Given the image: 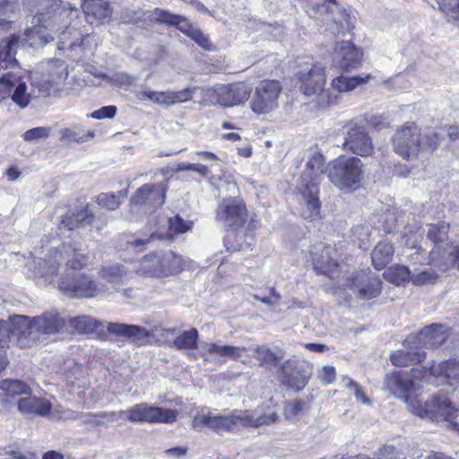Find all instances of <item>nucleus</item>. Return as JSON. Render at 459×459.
Listing matches in <instances>:
<instances>
[{
    "label": "nucleus",
    "mask_w": 459,
    "mask_h": 459,
    "mask_svg": "<svg viewBox=\"0 0 459 459\" xmlns=\"http://www.w3.org/2000/svg\"><path fill=\"white\" fill-rule=\"evenodd\" d=\"M80 251V247L66 243L61 248L50 249L48 256L34 260L36 274L47 279L52 278L57 274L61 263L65 260V273L58 281V288L64 294L82 299L93 298L107 291L105 283L80 272L90 264L89 256Z\"/></svg>",
    "instance_id": "obj_1"
},
{
    "label": "nucleus",
    "mask_w": 459,
    "mask_h": 459,
    "mask_svg": "<svg viewBox=\"0 0 459 459\" xmlns=\"http://www.w3.org/2000/svg\"><path fill=\"white\" fill-rule=\"evenodd\" d=\"M296 76L299 82L300 91L306 97L315 99L319 108L338 104L342 93L351 91L358 86L367 83L370 79L369 74L351 77L340 75L332 81L330 88L325 90V68L320 65L313 64H307L297 72Z\"/></svg>",
    "instance_id": "obj_2"
},
{
    "label": "nucleus",
    "mask_w": 459,
    "mask_h": 459,
    "mask_svg": "<svg viewBox=\"0 0 459 459\" xmlns=\"http://www.w3.org/2000/svg\"><path fill=\"white\" fill-rule=\"evenodd\" d=\"M23 4L31 15V26L26 29L25 34L29 40L38 38L40 46L53 40V37L41 32L42 29L56 32L65 24L69 11L77 12L62 0H24Z\"/></svg>",
    "instance_id": "obj_3"
},
{
    "label": "nucleus",
    "mask_w": 459,
    "mask_h": 459,
    "mask_svg": "<svg viewBox=\"0 0 459 459\" xmlns=\"http://www.w3.org/2000/svg\"><path fill=\"white\" fill-rule=\"evenodd\" d=\"M324 171L325 158L321 153L315 152L307 162L297 186L300 214L310 221L320 218L319 185Z\"/></svg>",
    "instance_id": "obj_4"
},
{
    "label": "nucleus",
    "mask_w": 459,
    "mask_h": 459,
    "mask_svg": "<svg viewBox=\"0 0 459 459\" xmlns=\"http://www.w3.org/2000/svg\"><path fill=\"white\" fill-rule=\"evenodd\" d=\"M16 325L23 331L20 337L21 348H29L39 342L57 339L68 333L67 319L56 310L45 311L35 316H21Z\"/></svg>",
    "instance_id": "obj_5"
},
{
    "label": "nucleus",
    "mask_w": 459,
    "mask_h": 459,
    "mask_svg": "<svg viewBox=\"0 0 459 459\" xmlns=\"http://www.w3.org/2000/svg\"><path fill=\"white\" fill-rule=\"evenodd\" d=\"M167 183L161 181L158 184L145 185V210H151L149 223H154V225L168 226L166 231H156L151 234L150 238L146 240L145 244L150 243L155 238L158 239H170L175 235L186 233L190 230L193 227V222L190 221H185L179 215L167 218L161 216L159 213L157 216H152V213L157 209L160 208L166 198Z\"/></svg>",
    "instance_id": "obj_6"
},
{
    "label": "nucleus",
    "mask_w": 459,
    "mask_h": 459,
    "mask_svg": "<svg viewBox=\"0 0 459 459\" xmlns=\"http://www.w3.org/2000/svg\"><path fill=\"white\" fill-rule=\"evenodd\" d=\"M328 178L341 191L354 192L364 178V164L359 158L340 156L329 164Z\"/></svg>",
    "instance_id": "obj_7"
},
{
    "label": "nucleus",
    "mask_w": 459,
    "mask_h": 459,
    "mask_svg": "<svg viewBox=\"0 0 459 459\" xmlns=\"http://www.w3.org/2000/svg\"><path fill=\"white\" fill-rule=\"evenodd\" d=\"M184 260L171 250L159 249L145 255V275L164 278L182 272Z\"/></svg>",
    "instance_id": "obj_8"
},
{
    "label": "nucleus",
    "mask_w": 459,
    "mask_h": 459,
    "mask_svg": "<svg viewBox=\"0 0 459 459\" xmlns=\"http://www.w3.org/2000/svg\"><path fill=\"white\" fill-rule=\"evenodd\" d=\"M392 145L394 152L403 158L417 157L422 149L419 127L411 122L398 126L392 136Z\"/></svg>",
    "instance_id": "obj_9"
},
{
    "label": "nucleus",
    "mask_w": 459,
    "mask_h": 459,
    "mask_svg": "<svg viewBox=\"0 0 459 459\" xmlns=\"http://www.w3.org/2000/svg\"><path fill=\"white\" fill-rule=\"evenodd\" d=\"M449 225L445 221H438L428 225L427 240L430 242L431 250L429 253L428 264H436L443 266L441 270L446 269V251L451 247V241L448 237Z\"/></svg>",
    "instance_id": "obj_10"
},
{
    "label": "nucleus",
    "mask_w": 459,
    "mask_h": 459,
    "mask_svg": "<svg viewBox=\"0 0 459 459\" xmlns=\"http://www.w3.org/2000/svg\"><path fill=\"white\" fill-rule=\"evenodd\" d=\"M247 419L242 417V411L234 410L229 414H216L209 411L207 414L201 413L194 417L192 427L195 429H201L204 427L216 432L232 431L243 427Z\"/></svg>",
    "instance_id": "obj_11"
},
{
    "label": "nucleus",
    "mask_w": 459,
    "mask_h": 459,
    "mask_svg": "<svg viewBox=\"0 0 459 459\" xmlns=\"http://www.w3.org/2000/svg\"><path fill=\"white\" fill-rule=\"evenodd\" d=\"M281 86L278 81L264 80L255 88L250 106L256 114H267L277 108Z\"/></svg>",
    "instance_id": "obj_12"
},
{
    "label": "nucleus",
    "mask_w": 459,
    "mask_h": 459,
    "mask_svg": "<svg viewBox=\"0 0 459 459\" xmlns=\"http://www.w3.org/2000/svg\"><path fill=\"white\" fill-rule=\"evenodd\" d=\"M277 373L285 385L299 392L307 385L312 371L309 364L299 363L295 359H289L280 365Z\"/></svg>",
    "instance_id": "obj_13"
},
{
    "label": "nucleus",
    "mask_w": 459,
    "mask_h": 459,
    "mask_svg": "<svg viewBox=\"0 0 459 459\" xmlns=\"http://www.w3.org/2000/svg\"><path fill=\"white\" fill-rule=\"evenodd\" d=\"M345 129L343 150L361 157H368L373 154L372 139L364 126L350 122L346 125Z\"/></svg>",
    "instance_id": "obj_14"
},
{
    "label": "nucleus",
    "mask_w": 459,
    "mask_h": 459,
    "mask_svg": "<svg viewBox=\"0 0 459 459\" xmlns=\"http://www.w3.org/2000/svg\"><path fill=\"white\" fill-rule=\"evenodd\" d=\"M212 97L222 107H234L244 103L251 94V89L243 82L218 84L212 87Z\"/></svg>",
    "instance_id": "obj_15"
},
{
    "label": "nucleus",
    "mask_w": 459,
    "mask_h": 459,
    "mask_svg": "<svg viewBox=\"0 0 459 459\" xmlns=\"http://www.w3.org/2000/svg\"><path fill=\"white\" fill-rule=\"evenodd\" d=\"M351 290L361 299L377 297L382 290V281L369 270L353 273L350 279Z\"/></svg>",
    "instance_id": "obj_16"
},
{
    "label": "nucleus",
    "mask_w": 459,
    "mask_h": 459,
    "mask_svg": "<svg viewBox=\"0 0 459 459\" xmlns=\"http://www.w3.org/2000/svg\"><path fill=\"white\" fill-rule=\"evenodd\" d=\"M247 219V211L240 200L223 199L217 209V220L227 227L240 228Z\"/></svg>",
    "instance_id": "obj_17"
},
{
    "label": "nucleus",
    "mask_w": 459,
    "mask_h": 459,
    "mask_svg": "<svg viewBox=\"0 0 459 459\" xmlns=\"http://www.w3.org/2000/svg\"><path fill=\"white\" fill-rule=\"evenodd\" d=\"M449 335L448 328L445 325H429L421 330L418 334L407 338L411 343V349L423 351V348L435 349L445 342Z\"/></svg>",
    "instance_id": "obj_18"
},
{
    "label": "nucleus",
    "mask_w": 459,
    "mask_h": 459,
    "mask_svg": "<svg viewBox=\"0 0 459 459\" xmlns=\"http://www.w3.org/2000/svg\"><path fill=\"white\" fill-rule=\"evenodd\" d=\"M416 370L411 369V373L400 370L385 376V387L391 394L398 398H403L411 392L420 388V384L413 379Z\"/></svg>",
    "instance_id": "obj_19"
},
{
    "label": "nucleus",
    "mask_w": 459,
    "mask_h": 459,
    "mask_svg": "<svg viewBox=\"0 0 459 459\" xmlns=\"http://www.w3.org/2000/svg\"><path fill=\"white\" fill-rule=\"evenodd\" d=\"M426 416L432 420L449 421L454 429L459 431V419L457 411L451 406V402L445 395L435 396L426 402Z\"/></svg>",
    "instance_id": "obj_20"
},
{
    "label": "nucleus",
    "mask_w": 459,
    "mask_h": 459,
    "mask_svg": "<svg viewBox=\"0 0 459 459\" xmlns=\"http://www.w3.org/2000/svg\"><path fill=\"white\" fill-rule=\"evenodd\" d=\"M333 62L342 71H350L359 68L362 64V52L351 41L337 43L333 54Z\"/></svg>",
    "instance_id": "obj_21"
},
{
    "label": "nucleus",
    "mask_w": 459,
    "mask_h": 459,
    "mask_svg": "<svg viewBox=\"0 0 459 459\" xmlns=\"http://www.w3.org/2000/svg\"><path fill=\"white\" fill-rule=\"evenodd\" d=\"M81 6L91 24H104L110 20L112 8L106 0H82Z\"/></svg>",
    "instance_id": "obj_22"
},
{
    "label": "nucleus",
    "mask_w": 459,
    "mask_h": 459,
    "mask_svg": "<svg viewBox=\"0 0 459 459\" xmlns=\"http://www.w3.org/2000/svg\"><path fill=\"white\" fill-rule=\"evenodd\" d=\"M93 221V213L87 206L74 209H66L59 215V229L74 230L85 227Z\"/></svg>",
    "instance_id": "obj_23"
},
{
    "label": "nucleus",
    "mask_w": 459,
    "mask_h": 459,
    "mask_svg": "<svg viewBox=\"0 0 459 459\" xmlns=\"http://www.w3.org/2000/svg\"><path fill=\"white\" fill-rule=\"evenodd\" d=\"M89 422L99 425L100 418L107 419L108 421L123 423L126 420L134 423L143 421V404H135L132 408L119 411H103L95 415H91Z\"/></svg>",
    "instance_id": "obj_24"
},
{
    "label": "nucleus",
    "mask_w": 459,
    "mask_h": 459,
    "mask_svg": "<svg viewBox=\"0 0 459 459\" xmlns=\"http://www.w3.org/2000/svg\"><path fill=\"white\" fill-rule=\"evenodd\" d=\"M431 376L442 385L455 386L459 384V359H450L438 364H432L429 368Z\"/></svg>",
    "instance_id": "obj_25"
},
{
    "label": "nucleus",
    "mask_w": 459,
    "mask_h": 459,
    "mask_svg": "<svg viewBox=\"0 0 459 459\" xmlns=\"http://www.w3.org/2000/svg\"><path fill=\"white\" fill-rule=\"evenodd\" d=\"M310 253L314 268L320 273H326L337 266L333 257L336 251L330 245L316 243L312 247Z\"/></svg>",
    "instance_id": "obj_26"
},
{
    "label": "nucleus",
    "mask_w": 459,
    "mask_h": 459,
    "mask_svg": "<svg viewBox=\"0 0 459 459\" xmlns=\"http://www.w3.org/2000/svg\"><path fill=\"white\" fill-rule=\"evenodd\" d=\"M6 85L8 86V97L20 108H26L31 98V93L28 91L27 82L22 76L9 72L6 74Z\"/></svg>",
    "instance_id": "obj_27"
},
{
    "label": "nucleus",
    "mask_w": 459,
    "mask_h": 459,
    "mask_svg": "<svg viewBox=\"0 0 459 459\" xmlns=\"http://www.w3.org/2000/svg\"><path fill=\"white\" fill-rule=\"evenodd\" d=\"M195 90L196 88H186L178 91H145V99L161 106H172L190 100L193 98Z\"/></svg>",
    "instance_id": "obj_28"
},
{
    "label": "nucleus",
    "mask_w": 459,
    "mask_h": 459,
    "mask_svg": "<svg viewBox=\"0 0 459 459\" xmlns=\"http://www.w3.org/2000/svg\"><path fill=\"white\" fill-rule=\"evenodd\" d=\"M18 317L21 315H14L7 321L0 320V350H4L10 343L21 347L19 340L23 335V331L16 325Z\"/></svg>",
    "instance_id": "obj_29"
},
{
    "label": "nucleus",
    "mask_w": 459,
    "mask_h": 459,
    "mask_svg": "<svg viewBox=\"0 0 459 459\" xmlns=\"http://www.w3.org/2000/svg\"><path fill=\"white\" fill-rule=\"evenodd\" d=\"M242 417L247 419V420H245L246 422H243V427L251 428L269 425L279 420L276 411L272 410L269 406L266 409H256L252 413L248 411H242Z\"/></svg>",
    "instance_id": "obj_30"
},
{
    "label": "nucleus",
    "mask_w": 459,
    "mask_h": 459,
    "mask_svg": "<svg viewBox=\"0 0 459 459\" xmlns=\"http://www.w3.org/2000/svg\"><path fill=\"white\" fill-rule=\"evenodd\" d=\"M151 22H155L169 26H175L180 31H186L187 19L185 16L172 13L160 8H155L148 16Z\"/></svg>",
    "instance_id": "obj_31"
},
{
    "label": "nucleus",
    "mask_w": 459,
    "mask_h": 459,
    "mask_svg": "<svg viewBox=\"0 0 459 459\" xmlns=\"http://www.w3.org/2000/svg\"><path fill=\"white\" fill-rule=\"evenodd\" d=\"M204 350L209 354H216L230 359L244 361L247 358V349L243 346L220 345L214 342L205 343Z\"/></svg>",
    "instance_id": "obj_32"
},
{
    "label": "nucleus",
    "mask_w": 459,
    "mask_h": 459,
    "mask_svg": "<svg viewBox=\"0 0 459 459\" xmlns=\"http://www.w3.org/2000/svg\"><path fill=\"white\" fill-rule=\"evenodd\" d=\"M407 345L406 351H397L391 355V361L396 367H407L415 363H420L425 358V351L411 349V343L405 340Z\"/></svg>",
    "instance_id": "obj_33"
},
{
    "label": "nucleus",
    "mask_w": 459,
    "mask_h": 459,
    "mask_svg": "<svg viewBox=\"0 0 459 459\" xmlns=\"http://www.w3.org/2000/svg\"><path fill=\"white\" fill-rule=\"evenodd\" d=\"M18 409L22 413H34L46 416L51 411V403L44 398L28 396L19 400Z\"/></svg>",
    "instance_id": "obj_34"
},
{
    "label": "nucleus",
    "mask_w": 459,
    "mask_h": 459,
    "mask_svg": "<svg viewBox=\"0 0 459 459\" xmlns=\"http://www.w3.org/2000/svg\"><path fill=\"white\" fill-rule=\"evenodd\" d=\"M127 274V271L124 265L119 264H112L108 265H104L100 268L98 273L99 281L102 283H105L108 287V284H111L112 287H116L117 284L120 283L123 278Z\"/></svg>",
    "instance_id": "obj_35"
},
{
    "label": "nucleus",
    "mask_w": 459,
    "mask_h": 459,
    "mask_svg": "<svg viewBox=\"0 0 459 459\" xmlns=\"http://www.w3.org/2000/svg\"><path fill=\"white\" fill-rule=\"evenodd\" d=\"M178 411L162 407H145V421L172 424L177 421Z\"/></svg>",
    "instance_id": "obj_36"
},
{
    "label": "nucleus",
    "mask_w": 459,
    "mask_h": 459,
    "mask_svg": "<svg viewBox=\"0 0 459 459\" xmlns=\"http://www.w3.org/2000/svg\"><path fill=\"white\" fill-rule=\"evenodd\" d=\"M255 358L260 362L262 367L279 368L284 354L281 351H273L267 345H257L254 349Z\"/></svg>",
    "instance_id": "obj_37"
},
{
    "label": "nucleus",
    "mask_w": 459,
    "mask_h": 459,
    "mask_svg": "<svg viewBox=\"0 0 459 459\" xmlns=\"http://www.w3.org/2000/svg\"><path fill=\"white\" fill-rule=\"evenodd\" d=\"M19 37L11 35L0 43V66L7 68L17 63L15 58Z\"/></svg>",
    "instance_id": "obj_38"
},
{
    "label": "nucleus",
    "mask_w": 459,
    "mask_h": 459,
    "mask_svg": "<svg viewBox=\"0 0 459 459\" xmlns=\"http://www.w3.org/2000/svg\"><path fill=\"white\" fill-rule=\"evenodd\" d=\"M108 333L118 339L134 342L141 334L142 329L135 325L122 323H107Z\"/></svg>",
    "instance_id": "obj_39"
},
{
    "label": "nucleus",
    "mask_w": 459,
    "mask_h": 459,
    "mask_svg": "<svg viewBox=\"0 0 459 459\" xmlns=\"http://www.w3.org/2000/svg\"><path fill=\"white\" fill-rule=\"evenodd\" d=\"M394 247L388 242H379L371 253L372 264L377 270L384 269L393 259Z\"/></svg>",
    "instance_id": "obj_40"
},
{
    "label": "nucleus",
    "mask_w": 459,
    "mask_h": 459,
    "mask_svg": "<svg viewBox=\"0 0 459 459\" xmlns=\"http://www.w3.org/2000/svg\"><path fill=\"white\" fill-rule=\"evenodd\" d=\"M175 328H163L160 325L145 327V343L167 344L169 346L175 335Z\"/></svg>",
    "instance_id": "obj_41"
},
{
    "label": "nucleus",
    "mask_w": 459,
    "mask_h": 459,
    "mask_svg": "<svg viewBox=\"0 0 459 459\" xmlns=\"http://www.w3.org/2000/svg\"><path fill=\"white\" fill-rule=\"evenodd\" d=\"M68 333H90L95 331L100 323L89 316H79L67 319Z\"/></svg>",
    "instance_id": "obj_42"
},
{
    "label": "nucleus",
    "mask_w": 459,
    "mask_h": 459,
    "mask_svg": "<svg viewBox=\"0 0 459 459\" xmlns=\"http://www.w3.org/2000/svg\"><path fill=\"white\" fill-rule=\"evenodd\" d=\"M199 337L198 331L192 328L188 331L183 332L180 335L171 341L169 346L175 347L178 350H192L197 346V340Z\"/></svg>",
    "instance_id": "obj_43"
},
{
    "label": "nucleus",
    "mask_w": 459,
    "mask_h": 459,
    "mask_svg": "<svg viewBox=\"0 0 459 459\" xmlns=\"http://www.w3.org/2000/svg\"><path fill=\"white\" fill-rule=\"evenodd\" d=\"M127 190H121L117 194L101 193L97 196V203L102 208L114 211L119 207L121 201L126 198Z\"/></svg>",
    "instance_id": "obj_44"
},
{
    "label": "nucleus",
    "mask_w": 459,
    "mask_h": 459,
    "mask_svg": "<svg viewBox=\"0 0 459 459\" xmlns=\"http://www.w3.org/2000/svg\"><path fill=\"white\" fill-rule=\"evenodd\" d=\"M0 389L10 397L27 394L30 392V387L23 381L17 379L2 380L0 382Z\"/></svg>",
    "instance_id": "obj_45"
},
{
    "label": "nucleus",
    "mask_w": 459,
    "mask_h": 459,
    "mask_svg": "<svg viewBox=\"0 0 459 459\" xmlns=\"http://www.w3.org/2000/svg\"><path fill=\"white\" fill-rule=\"evenodd\" d=\"M385 278L396 284L400 285L406 281H411V271L404 266V265H394L391 266L385 273Z\"/></svg>",
    "instance_id": "obj_46"
},
{
    "label": "nucleus",
    "mask_w": 459,
    "mask_h": 459,
    "mask_svg": "<svg viewBox=\"0 0 459 459\" xmlns=\"http://www.w3.org/2000/svg\"><path fill=\"white\" fill-rule=\"evenodd\" d=\"M60 135L61 139L64 141L82 143L92 139L95 134L93 131L85 133L82 128L73 127L62 129Z\"/></svg>",
    "instance_id": "obj_47"
},
{
    "label": "nucleus",
    "mask_w": 459,
    "mask_h": 459,
    "mask_svg": "<svg viewBox=\"0 0 459 459\" xmlns=\"http://www.w3.org/2000/svg\"><path fill=\"white\" fill-rule=\"evenodd\" d=\"M108 81L119 88L124 90H129L134 87L136 82L139 80L138 76L132 75L126 73H115L110 76H107Z\"/></svg>",
    "instance_id": "obj_48"
},
{
    "label": "nucleus",
    "mask_w": 459,
    "mask_h": 459,
    "mask_svg": "<svg viewBox=\"0 0 459 459\" xmlns=\"http://www.w3.org/2000/svg\"><path fill=\"white\" fill-rule=\"evenodd\" d=\"M187 29L186 31H182L185 35L194 39L200 47L206 50H211L212 48V44L199 29L193 28L192 23L187 20Z\"/></svg>",
    "instance_id": "obj_49"
},
{
    "label": "nucleus",
    "mask_w": 459,
    "mask_h": 459,
    "mask_svg": "<svg viewBox=\"0 0 459 459\" xmlns=\"http://www.w3.org/2000/svg\"><path fill=\"white\" fill-rule=\"evenodd\" d=\"M441 12L455 22H459V0H436Z\"/></svg>",
    "instance_id": "obj_50"
},
{
    "label": "nucleus",
    "mask_w": 459,
    "mask_h": 459,
    "mask_svg": "<svg viewBox=\"0 0 459 459\" xmlns=\"http://www.w3.org/2000/svg\"><path fill=\"white\" fill-rule=\"evenodd\" d=\"M437 279V273L432 269H426L421 272H411V281L414 285H424L429 283H434Z\"/></svg>",
    "instance_id": "obj_51"
},
{
    "label": "nucleus",
    "mask_w": 459,
    "mask_h": 459,
    "mask_svg": "<svg viewBox=\"0 0 459 459\" xmlns=\"http://www.w3.org/2000/svg\"><path fill=\"white\" fill-rule=\"evenodd\" d=\"M421 237V233L412 230L411 229L405 230L402 234L401 243L408 248H418L419 254L427 253V250L421 247H418L419 238Z\"/></svg>",
    "instance_id": "obj_52"
},
{
    "label": "nucleus",
    "mask_w": 459,
    "mask_h": 459,
    "mask_svg": "<svg viewBox=\"0 0 459 459\" xmlns=\"http://www.w3.org/2000/svg\"><path fill=\"white\" fill-rule=\"evenodd\" d=\"M305 403L301 401H294L286 403L284 405V415L290 420H296L302 414Z\"/></svg>",
    "instance_id": "obj_53"
},
{
    "label": "nucleus",
    "mask_w": 459,
    "mask_h": 459,
    "mask_svg": "<svg viewBox=\"0 0 459 459\" xmlns=\"http://www.w3.org/2000/svg\"><path fill=\"white\" fill-rule=\"evenodd\" d=\"M143 186H140L137 188L135 195L131 199L130 202V212L131 217L130 220L134 219L139 216L143 212Z\"/></svg>",
    "instance_id": "obj_54"
},
{
    "label": "nucleus",
    "mask_w": 459,
    "mask_h": 459,
    "mask_svg": "<svg viewBox=\"0 0 459 459\" xmlns=\"http://www.w3.org/2000/svg\"><path fill=\"white\" fill-rule=\"evenodd\" d=\"M406 403L409 410L415 415L420 416V418H425L426 416V403L424 405L421 404L420 401L416 396H411V394L402 398Z\"/></svg>",
    "instance_id": "obj_55"
},
{
    "label": "nucleus",
    "mask_w": 459,
    "mask_h": 459,
    "mask_svg": "<svg viewBox=\"0 0 459 459\" xmlns=\"http://www.w3.org/2000/svg\"><path fill=\"white\" fill-rule=\"evenodd\" d=\"M191 170L198 173L202 177H208L210 174L209 168L205 165L200 164V163H186V162H180L177 165L176 171H186Z\"/></svg>",
    "instance_id": "obj_56"
},
{
    "label": "nucleus",
    "mask_w": 459,
    "mask_h": 459,
    "mask_svg": "<svg viewBox=\"0 0 459 459\" xmlns=\"http://www.w3.org/2000/svg\"><path fill=\"white\" fill-rule=\"evenodd\" d=\"M117 107L113 105L102 107L87 115L94 119L113 118L117 114Z\"/></svg>",
    "instance_id": "obj_57"
},
{
    "label": "nucleus",
    "mask_w": 459,
    "mask_h": 459,
    "mask_svg": "<svg viewBox=\"0 0 459 459\" xmlns=\"http://www.w3.org/2000/svg\"><path fill=\"white\" fill-rule=\"evenodd\" d=\"M50 129L48 127L39 126L26 131L23 134L25 141H34L47 138L49 135Z\"/></svg>",
    "instance_id": "obj_58"
},
{
    "label": "nucleus",
    "mask_w": 459,
    "mask_h": 459,
    "mask_svg": "<svg viewBox=\"0 0 459 459\" xmlns=\"http://www.w3.org/2000/svg\"><path fill=\"white\" fill-rule=\"evenodd\" d=\"M0 455H5V457L0 459H38L34 453L13 449H5L4 453L0 454Z\"/></svg>",
    "instance_id": "obj_59"
},
{
    "label": "nucleus",
    "mask_w": 459,
    "mask_h": 459,
    "mask_svg": "<svg viewBox=\"0 0 459 459\" xmlns=\"http://www.w3.org/2000/svg\"><path fill=\"white\" fill-rule=\"evenodd\" d=\"M336 377L335 368L332 366H324L317 374L318 379L324 384L328 385L333 382Z\"/></svg>",
    "instance_id": "obj_60"
},
{
    "label": "nucleus",
    "mask_w": 459,
    "mask_h": 459,
    "mask_svg": "<svg viewBox=\"0 0 459 459\" xmlns=\"http://www.w3.org/2000/svg\"><path fill=\"white\" fill-rule=\"evenodd\" d=\"M271 295L269 297H259L255 295L254 298L260 302L269 306H278L281 303V295L275 290L274 288L270 290Z\"/></svg>",
    "instance_id": "obj_61"
},
{
    "label": "nucleus",
    "mask_w": 459,
    "mask_h": 459,
    "mask_svg": "<svg viewBox=\"0 0 459 459\" xmlns=\"http://www.w3.org/2000/svg\"><path fill=\"white\" fill-rule=\"evenodd\" d=\"M377 459H393L395 457V448L393 446H383L377 452Z\"/></svg>",
    "instance_id": "obj_62"
},
{
    "label": "nucleus",
    "mask_w": 459,
    "mask_h": 459,
    "mask_svg": "<svg viewBox=\"0 0 459 459\" xmlns=\"http://www.w3.org/2000/svg\"><path fill=\"white\" fill-rule=\"evenodd\" d=\"M164 453L170 457L184 458L188 453V448L186 446H176L166 449Z\"/></svg>",
    "instance_id": "obj_63"
},
{
    "label": "nucleus",
    "mask_w": 459,
    "mask_h": 459,
    "mask_svg": "<svg viewBox=\"0 0 459 459\" xmlns=\"http://www.w3.org/2000/svg\"><path fill=\"white\" fill-rule=\"evenodd\" d=\"M15 0H0V15H5L13 13L14 10Z\"/></svg>",
    "instance_id": "obj_64"
}]
</instances>
